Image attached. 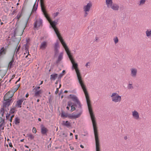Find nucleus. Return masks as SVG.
<instances>
[{"mask_svg":"<svg viewBox=\"0 0 151 151\" xmlns=\"http://www.w3.org/2000/svg\"><path fill=\"white\" fill-rule=\"evenodd\" d=\"M127 87L128 89H132L133 88L132 84L130 83L128 85Z\"/></svg>","mask_w":151,"mask_h":151,"instance_id":"58836bf2","label":"nucleus"},{"mask_svg":"<svg viewBox=\"0 0 151 151\" xmlns=\"http://www.w3.org/2000/svg\"><path fill=\"white\" fill-rule=\"evenodd\" d=\"M59 14V13L58 12H56L55 13H54V17H56Z\"/></svg>","mask_w":151,"mask_h":151,"instance_id":"8fccbe9b","label":"nucleus"},{"mask_svg":"<svg viewBox=\"0 0 151 151\" xmlns=\"http://www.w3.org/2000/svg\"><path fill=\"white\" fill-rule=\"evenodd\" d=\"M51 143L50 144L48 145V148H50L51 147Z\"/></svg>","mask_w":151,"mask_h":151,"instance_id":"680f3d73","label":"nucleus"},{"mask_svg":"<svg viewBox=\"0 0 151 151\" xmlns=\"http://www.w3.org/2000/svg\"><path fill=\"white\" fill-rule=\"evenodd\" d=\"M76 111L78 112H79L76 115L74 114L73 115V113L72 114H69L68 113L67 114V117L68 118L72 119H76L77 118H78L81 115V114L82 112V109H78L76 110Z\"/></svg>","mask_w":151,"mask_h":151,"instance_id":"39448f33","label":"nucleus"},{"mask_svg":"<svg viewBox=\"0 0 151 151\" xmlns=\"http://www.w3.org/2000/svg\"><path fill=\"white\" fill-rule=\"evenodd\" d=\"M41 132L42 134H46V133L48 131L47 129L43 125H41Z\"/></svg>","mask_w":151,"mask_h":151,"instance_id":"dca6fc26","label":"nucleus"},{"mask_svg":"<svg viewBox=\"0 0 151 151\" xmlns=\"http://www.w3.org/2000/svg\"><path fill=\"white\" fill-rule=\"evenodd\" d=\"M49 100V102L48 103L49 104H51L52 100V96H50L48 98Z\"/></svg>","mask_w":151,"mask_h":151,"instance_id":"a19ab883","label":"nucleus"},{"mask_svg":"<svg viewBox=\"0 0 151 151\" xmlns=\"http://www.w3.org/2000/svg\"><path fill=\"white\" fill-rule=\"evenodd\" d=\"M20 84L19 83V84L14 86V87H16L17 88H19L20 87Z\"/></svg>","mask_w":151,"mask_h":151,"instance_id":"603ef678","label":"nucleus"},{"mask_svg":"<svg viewBox=\"0 0 151 151\" xmlns=\"http://www.w3.org/2000/svg\"><path fill=\"white\" fill-rule=\"evenodd\" d=\"M29 95L28 93H27L26 94V95H25V97H26V98H27L28 97V96H29Z\"/></svg>","mask_w":151,"mask_h":151,"instance_id":"69168bd1","label":"nucleus"},{"mask_svg":"<svg viewBox=\"0 0 151 151\" xmlns=\"http://www.w3.org/2000/svg\"><path fill=\"white\" fill-rule=\"evenodd\" d=\"M68 98L72 99L73 101L76 103V104H77L78 109H82L81 103L76 96L73 94H70L69 97H68Z\"/></svg>","mask_w":151,"mask_h":151,"instance_id":"20e7f679","label":"nucleus"},{"mask_svg":"<svg viewBox=\"0 0 151 151\" xmlns=\"http://www.w3.org/2000/svg\"><path fill=\"white\" fill-rule=\"evenodd\" d=\"M67 113H65L64 111H62L61 114V117L63 118L67 117Z\"/></svg>","mask_w":151,"mask_h":151,"instance_id":"c756f323","label":"nucleus"},{"mask_svg":"<svg viewBox=\"0 0 151 151\" xmlns=\"http://www.w3.org/2000/svg\"><path fill=\"white\" fill-rule=\"evenodd\" d=\"M66 72L64 70H63L62 73L60 74L58 76V79H60L63 76L65 73Z\"/></svg>","mask_w":151,"mask_h":151,"instance_id":"72a5a7b5","label":"nucleus"},{"mask_svg":"<svg viewBox=\"0 0 151 151\" xmlns=\"http://www.w3.org/2000/svg\"><path fill=\"white\" fill-rule=\"evenodd\" d=\"M58 74L56 73L52 74L50 75V79L51 80L55 81L58 77Z\"/></svg>","mask_w":151,"mask_h":151,"instance_id":"393cba45","label":"nucleus"},{"mask_svg":"<svg viewBox=\"0 0 151 151\" xmlns=\"http://www.w3.org/2000/svg\"><path fill=\"white\" fill-rule=\"evenodd\" d=\"M59 18L58 19L55 21H52L50 23V24L51 27L53 29L59 40L60 41L61 44L63 45H64V43H65L64 41V40L61 37L60 35L59 32L58 28L56 27V25L58 24L57 22H58V21L59 20Z\"/></svg>","mask_w":151,"mask_h":151,"instance_id":"f03ea898","label":"nucleus"},{"mask_svg":"<svg viewBox=\"0 0 151 151\" xmlns=\"http://www.w3.org/2000/svg\"><path fill=\"white\" fill-rule=\"evenodd\" d=\"M12 107V108L11 107V109L9 111V113L10 114H13L15 112L16 107L15 106L13 107V106Z\"/></svg>","mask_w":151,"mask_h":151,"instance_id":"c85d7f7f","label":"nucleus"},{"mask_svg":"<svg viewBox=\"0 0 151 151\" xmlns=\"http://www.w3.org/2000/svg\"><path fill=\"white\" fill-rule=\"evenodd\" d=\"M80 146L82 148H84V146L82 145H81Z\"/></svg>","mask_w":151,"mask_h":151,"instance_id":"774afa93","label":"nucleus"},{"mask_svg":"<svg viewBox=\"0 0 151 151\" xmlns=\"http://www.w3.org/2000/svg\"><path fill=\"white\" fill-rule=\"evenodd\" d=\"M92 6V3L90 2L83 7V10L84 12H89L91 7Z\"/></svg>","mask_w":151,"mask_h":151,"instance_id":"ddd939ff","label":"nucleus"},{"mask_svg":"<svg viewBox=\"0 0 151 151\" xmlns=\"http://www.w3.org/2000/svg\"><path fill=\"white\" fill-rule=\"evenodd\" d=\"M25 45H26V46L25 47V50L26 51V52L27 53V52L28 53V55H27V56H26L25 57V58H28V55H29V56H30V55L29 54V50H28V47H29L28 45H27V44H26Z\"/></svg>","mask_w":151,"mask_h":151,"instance_id":"cd10ccee","label":"nucleus"},{"mask_svg":"<svg viewBox=\"0 0 151 151\" xmlns=\"http://www.w3.org/2000/svg\"><path fill=\"white\" fill-rule=\"evenodd\" d=\"M85 12V14L84 15V17H86L88 15V13L87 12Z\"/></svg>","mask_w":151,"mask_h":151,"instance_id":"864d4df0","label":"nucleus"},{"mask_svg":"<svg viewBox=\"0 0 151 151\" xmlns=\"http://www.w3.org/2000/svg\"><path fill=\"white\" fill-rule=\"evenodd\" d=\"M42 93L41 90L35 91L34 95L36 97L41 96L40 95Z\"/></svg>","mask_w":151,"mask_h":151,"instance_id":"b1692460","label":"nucleus"},{"mask_svg":"<svg viewBox=\"0 0 151 151\" xmlns=\"http://www.w3.org/2000/svg\"><path fill=\"white\" fill-rule=\"evenodd\" d=\"M75 139H78V135H75Z\"/></svg>","mask_w":151,"mask_h":151,"instance_id":"338daca9","label":"nucleus"},{"mask_svg":"<svg viewBox=\"0 0 151 151\" xmlns=\"http://www.w3.org/2000/svg\"><path fill=\"white\" fill-rule=\"evenodd\" d=\"M35 4L33 6V7L31 14H30V15H29L28 18L26 20V22L25 23V26L24 27H23L21 29L22 32L20 34L21 35L23 34V32L24 31V30L25 29V27L27 26V23H28V22L29 18H30V17L31 14L32 13H33L35 12L37 9V6H38V4H37L36 6H35Z\"/></svg>","mask_w":151,"mask_h":151,"instance_id":"6e6552de","label":"nucleus"},{"mask_svg":"<svg viewBox=\"0 0 151 151\" xmlns=\"http://www.w3.org/2000/svg\"><path fill=\"white\" fill-rule=\"evenodd\" d=\"M17 28H16L14 31V35L13 37H14L13 39V41L14 42H15L16 43V49H17V46L19 44V42H20L21 39V37H15L17 35Z\"/></svg>","mask_w":151,"mask_h":151,"instance_id":"1a4fd4ad","label":"nucleus"},{"mask_svg":"<svg viewBox=\"0 0 151 151\" xmlns=\"http://www.w3.org/2000/svg\"><path fill=\"white\" fill-rule=\"evenodd\" d=\"M96 143V151H100V145L97 125H93Z\"/></svg>","mask_w":151,"mask_h":151,"instance_id":"7ed1b4c3","label":"nucleus"},{"mask_svg":"<svg viewBox=\"0 0 151 151\" xmlns=\"http://www.w3.org/2000/svg\"><path fill=\"white\" fill-rule=\"evenodd\" d=\"M10 115V114L9 113L8 114V113H7V114L6 115V120H8L9 119Z\"/></svg>","mask_w":151,"mask_h":151,"instance_id":"a18cd8bd","label":"nucleus"},{"mask_svg":"<svg viewBox=\"0 0 151 151\" xmlns=\"http://www.w3.org/2000/svg\"><path fill=\"white\" fill-rule=\"evenodd\" d=\"M62 134L64 137H67L68 135V134L67 133H63Z\"/></svg>","mask_w":151,"mask_h":151,"instance_id":"3c124183","label":"nucleus"},{"mask_svg":"<svg viewBox=\"0 0 151 151\" xmlns=\"http://www.w3.org/2000/svg\"><path fill=\"white\" fill-rule=\"evenodd\" d=\"M68 106H71H71H73V103H72L71 101H68Z\"/></svg>","mask_w":151,"mask_h":151,"instance_id":"c03bdc74","label":"nucleus"},{"mask_svg":"<svg viewBox=\"0 0 151 151\" xmlns=\"http://www.w3.org/2000/svg\"><path fill=\"white\" fill-rule=\"evenodd\" d=\"M40 88V86L35 87L34 89V90H35V91H38Z\"/></svg>","mask_w":151,"mask_h":151,"instance_id":"09e8293b","label":"nucleus"},{"mask_svg":"<svg viewBox=\"0 0 151 151\" xmlns=\"http://www.w3.org/2000/svg\"><path fill=\"white\" fill-rule=\"evenodd\" d=\"M38 1L39 0H38ZM40 6L41 8V10L43 12L45 16V17L48 20L50 19V17L46 12L45 8V4H44V0H40Z\"/></svg>","mask_w":151,"mask_h":151,"instance_id":"423d86ee","label":"nucleus"},{"mask_svg":"<svg viewBox=\"0 0 151 151\" xmlns=\"http://www.w3.org/2000/svg\"><path fill=\"white\" fill-rule=\"evenodd\" d=\"M42 21L41 19L37 20L34 23V28H38L40 27L42 24Z\"/></svg>","mask_w":151,"mask_h":151,"instance_id":"f8f14e48","label":"nucleus"},{"mask_svg":"<svg viewBox=\"0 0 151 151\" xmlns=\"http://www.w3.org/2000/svg\"><path fill=\"white\" fill-rule=\"evenodd\" d=\"M107 8H111L114 11H117L119 10V6L116 4L113 3L110 5L109 7H108Z\"/></svg>","mask_w":151,"mask_h":151,"instance_id":"4468645a","label":"nucleus"},{"mask_svg":"<svg viewBox=\"0 0 151 151\" xmlns=\"http://www.w3.org/2000/svg\"><path fill=\"white\" fill-rule=\"evenodd\" d=\"M145 0H141L140 1V4L139 5H141V4L143 5L144 4L145 2Z\"/></svg>","mask_w":151,"mask_h":151,"instance_id":"79ce46f5","label":"nucleus"},{"mask_svg":"<svg viewBox=\"0 0 151 151\" xmlns=\"http://www.w3.org/2000/svg\"><path fill=\"white\" fill-rule=\"evenodd\" d=\"M146 34L147 37L150 36L151 35V30H147L146 32Z\"/></svg>","mask_w":151,"mask_h":151,"instance_id":"c9c22d12","label":"nucleus"},{"mask_svg":"<svg viewBox=\"0 0 151 151\" xmlns=\"http://www.w3.org/2000/svg\"><path fill=\"white\" fill-rule=\"evenodd\" d=\"M20 78H19L18 80L15 83V84H16L17 83V82H19V81H20Z\"/></svg>","mask_w":151,"mask_h":151,"instance_id":"0e129e2a","label":"nucleus"},{"mask_svg":"<svg viewBox=\"0 0 151 151\" xmlns=\"http://www.w3.org/2000/svg\"><path fill=\"white\" fill-rule=\"evenodd\" d=\"M26 0H25V1L23 5V7H22V11H24L25 10V9L26 8V6H27V2H26Z\"/></svg>","mask_w":151,"mask_h":151,"instance_id":"e433bc0d","label":"nucleus"},{"mask_svg":"<svg viewBox=\"0 0 151 151\" xmlns=\"http://www.w3.org/2000/svg\"><path fill=\"white\" fill-rule=\"evenodd\" d=\"M5 121L4 119H2V121L1 122H2L1 123L4 124L5 125Z\"/></svg>","mask_w":151,"mask_h":151,"instance_id":"6e6d98bb","label":"nucleus"},{"mask_svg":"<svg viewBox=\"0 0 151 151\" xmlns=\"http://www.w3.org/2000/svg\"><path fill=\"white\" fill-rule=\"evenodd\" d=\"M16 49H17V50L16 52V54H15L16 56H17V54H18V52L20 49V46H19L16 49H15V51H14V53H15V52L16 51Z\"/></svg>","mask_w":151,"mask_h":151,"instance_id":"ea45409f","label":"nucleus"},{"mask_svg":"<svg viewBox=\"0 0 151 151\" xmlns=\"http://www.w3.org/2000/svg\"><path fill=\"white\" fill-rule=\"evenodd\" d=\"M2 120V118L1 117H0V123H1Z\"/></svg>","mask_w":151,"mask_h":151,"instance_id":"e2e57ef3","label":"nucleus"},{"mask_svg":"<svg viewBox=\"0 0 151 151\" xmlns=\"http://www.w3.org/2000/svg\"><path fill=\"white\" fill-rule=\"evenodd\" d=\"M27 136L28 137V139H30V140H32L33 139L35 138V136L31 134H27Z\"/></svg>","mask_w":151,"mask_h":151,"instance_id":"473e14b6","label":"nucleus"},{"mask_svg":"<svg viewBox=\"0 0 151 151\" xmlns=\"http://www.w3.org/2000/svg\"><path fill=\"white\" fill-rule=\"evenodd\" d=\"M112 101L115 102H120L121 100V97L117 93H114L111 96Z\"/></svg>","mask_w":151,"mask_h":151,"instance_id":"0eeeda50","label":"nucleus"},{"mask_svg":"<svg viewBox=\"0 0 151 151\" xmlns=\"http://www.w3.org/2000/svg\"><path fill=\"white\" fill-rule=\"evenodd\" d=\"M18 88H17L16 87H15L14 86V89H13L14 90L12 92V94H11V96H10L11 98H12V97L13 96H14V93L16 91L18 90Z\"/></svg>","mask_w":151,"mask_h":151,"instance_id":"f704fd0d","label":"nucleus"},{"mask_svg":"<svg viewBox=\"0 0 151 151\" xmlns=\"http://www.w3.org/2000/svg\"><path fill=\"white\" fill-rule=\"evenodd\" d=\"M114 42L115 44L117 43L118 42V39L117 37H116L114 39Z\"/></svg>","mask_w":151,"mask_h":151,"instance_id":"37998d69","label":"nucleus"},{"mask_svg":"<svg viewBox=\"0 0 151 151\" xmlns=\"http://www.w3.org/2000/svg\"><path fill=\"white\" fill-rule=\"evenodd\" d=\"M9 146L10 147H13V146H12V144L11 143H9Z\"/></svg>","mask_w":151,"mask_h":151,"instance_id":"4d7b16f0","label":"nucleus"},{"mask_svg":"<svg viewBox=\"0 0 151 151\" xmlns=\"http://www.w3.org/2000/svg\"><path fill=\"white\" fill-rule=\"evenodd\" d=\"M63 53L61 52L59 54L58 59L56 62V64H58L63 59Z\"/></svg>","mask_w":151,"mask_h":151,"instance_id":"5701e85b","label":"nucleus"},{"mask_svg":"<svg viewBox=\"0 0 151 151\" xmlns=\"http://www.w3.org/2000/svg\"><path fill=\"white\" fill-rule=\"evenodd\" d=\"M14 115H13L11 116L10 118L9 119V120L10 122H12L13 118L14 117Z\"/></svg>","mask_w":151,"mask_h":151,"instance_id":"de8ad7c7","label":"nucleus"},{"mask_svg":"<svg viewBox=\"0 0 151 151\" xmlns=\"http://www.w3.org/2000/svg\"><path fill=\"white\" fill-rule=\"evenodd\" d=\"M14 123L16 125H18L20 123V119L18 117L15 118V120L14 121Z\"/></svg>","mask_w":151,"mask_h":151,"instance_id":"2f4dec72","label":"nucleus"},{"mask_svg":"<svg viewBox=\"0 0 151 151\" xmlns=\"http://www.w3.org/2000/svg\"><path fill=\"white\" fill-rule=\"evenodd\" d=\"M14 53H13L12 55V60L9 63V69H11L13 67L14 64H13V63L14 62Z\"/></svg>","mask_w":151,"mask_h":151,"instance_id":"f3484780","label":"nucleus"},{"mask_svg":"<svg viewBox=\"0 0 151 151\" xmlns=\"http://www.w3.org/2000/svg\"><path fill=\"white\" fill-rule=\"evenodd\" d=\"M90 64V63L88 62L86 64V65H85V66H86V67H87L88 66V64Z\"/></svg>","mask_w":151,"mask_h":151,"instance_id":"052dcab7","label":"nucleus"},{"mask_svg":"<svg viewBox=\"0 0 151 151\" xmlns=\"http://www.w3.org/2000/svg\"><path fill=\"white\" fill-rule=\"evenodd\" d=\"M22 12H19L18 14L17 15V17L18 20H19L20 18L22 16Z\"/></svg>","mask_w":151,"mask_h":151,"instance_id":"4c0bfd02","label":"nucleus"},{"mask_svg":"<svg viewBox=\"0 0 151 151\" xmlns=\"http://www.w3.org/2000/svg\"><path fill=\"white\" fill-rule=\"evenodd\" d=\"M6 48H4V47H2L0 50V58L2 57L6 54Z\"/></svg>","mask_w":151,"mask_h":151,"instance_id":"2eb2a0df","label":"nucleus"},{"mask_svg":"<svg viewBox=\"0 0 151 151\" xmlns=\"http://www.w3.org/2000/svg\"><path fill=\"white\" fill-rule=\"evenodd\" d=\"M6 73V71L4 70H0V76L2 78L5 76Z\"/></svg>","mask_w":151,"mask_h":151,"instance_id":"a878e982","label":"nucleus"},{"mask_svg":"<svg viewBox=\"0 0 151 151\" xmlns=\"http://www.w3.org/2000/svg\"><path fill=\"white\" fill-rule=\"evenodd\" d=\"M106 3L107 7H109L110 5L113 4V1L112 0H106Z\"/></svg>","mask_w":151,"mask_h":151,"instance_id":"bb28decb","label":"nucleus"},{"mask_svg":"<svg viewBox=\"0 0 151 151\" xmlns=\"http://www.w3.org/2000/svg\"><path fill=\"white\" fill-rule=\"evenodd\" d=\"M47 46V43L45 41L43 42L41 44L40 48L42 50H45Z\"/></svg>","mask_w":151,"mask_h":151,"instance_id":"4be33fe9","label":"nucleus"},{"mask_svg":"<svg viewBox=\"0 0 151 151\" xmlns=\"http://www.w3.org/2000/svg\"><path fill=\"white\" fill-rule=\"evenodd\" d=\"M64 44V45L63 46L64 48L71 63L72 64V70L75 69L78 82L85 94L88 110L92 123V124L96 123V118L92 111L89 94L87 91L86 86L84 85L83 81L82 80L81 73L79 69L78 68V64L75 62L74 60L73 59L72 56L71 54L70 51L66 44V43Z\"/></svg>","mask_w":151,"mask_h":151,"instance_id":"f257e3e1","label":"nucleus"},{"mask_svg":"<svg viewBox=\"0 0 151 151\" xmlns=\"http://www.w3.org/2000/svg\"><path fill=\"white\" fill-rule=\"evenodd\" d=\"M70 136L71 137V138H73V135L72 133H70Z\"/></svg>","mask_w":151,"mask_h":151,"instance_id":"13d9d810","label":"nucleus"},{"mask_svg":"<svg viewBox=\"0 0 151 151\" xmlns=\"http://www.w3.org/2000/svg\"><path fill=\"white\" fill-rule=\"evenodd\" d=\"M70 150H74V147L72 146H70Z\"/></svg>","mask_w":151,"mask_h":151,"instance_id":"bf43d9fd","label":"nucleus"},{"mask_svg":"<svg viewBox=\"0 0 151 151\" xmlns=\"http://www.w3.org/2000/svg\"><path fill=\"white\" fill-rule=\"evenodd\" d=\"M32 132L34 133H35L37 132V130L36 128L33 127L32 129Z\"/></svg>","mask_w":151,"mask_h":151,"instance_id":"49530a36","label":"nucleus"},{"mask_svg":"<svg viewBox=\"0 0 151 151\" xmlns=\"http://www.w3.org/2000/svg\"><path fill=\"white\" fill-rule=\"evenodd\" d=\"M132 116L133 117L136 119L137 120L139 118V113L136 111H134L132 112Z\"/></svg>","mask_w":151,"mask_h":151,"instance_id":"412c9836","label":"nucleus"},{"mask_svg":"<svg viewBox=\"0 0 151 151\" xmlns=\"http://www.w3.org/2000/svg\"><path fill=\"white\" fill-rule=\"evenodd\" d=\"M59 42L57 41L55 44L54 48V57H55L58 54L59 51V49L60 48Z\"/></svg>","mask_w":151,"mask_h":151,"instance_id":"9b49d317","label":"nucleus"},{"mask_svg":"<svg viewBox=\"0 0 151 151\" xmlns=\"http://www.w3.org/2000/svg\"><path fill=\"white\" fill-rule=\"evenodd\" d=\"M9 98H10L8 99L7 98H6L5 96H4V100L5 101V102L3 103V108H4L7 106H9L10 105L11 103L13 101L12 100L11 98H10V96L9 97Z\"/></svg>","mask_w":151,"mask_h":151,"instance_id":"9d476101","label":"nucleus"},{"mask_svg":"<svg viewBox=\"0 0 151 151\" xmlns=\"http://www.w3.org/2000/svg\"><path fill=\"white\" fill-rule=\"evenodd\" d=\"M23 101L24 99H22L17 101V103L15 105V107H16L17 106L19 108L21 107V106L22 104V103L23 102Z\"/></svg>","mask_w":151,"mask_h":151,"instance_id":"aec40b11","label":"nucleus"},{"mask_svg":"<svg viewBox=\"0 0 151 151\" xmlns=\"http://www.w3.org/2000/svg\"><path fill=\"white\" fill-rule=\"evenodd\" d=\"M58 91H59L58 88H57L56 90V91L55 92V93L56 94H57L58 93Z\"/></svg>","mask_w":151,"mask_h":151,"instance_id":"5fc2aeb1","label":"nucleus"},{"mask_svg":"<svg viewBox=\"0 0 151 151\" xmlns=\"http://www.w3.org/2000/svg\"><path fill=\"white\" fill-rule=\"evenodd\" d=\"M61 124L63 126H66L68 128L71 127L70 123L68 121H63L62 122Z\"/></svg>","mask_w":151,"mask_h":151,"instance_id":"6ab92c4d","label":"nucleus"},{"mask_svg":"<svg viewBox=\"0 0 151 151\" xmlns=\"http://www.w3.org/2000/svg\"><path fill=\"white\" fill-rule=\"evenodd\" d=\"M131 76L133 77H135L137 73V70L136 68H132L131 69Z\"/></svg>","mask_w":151,"mask_h":151,"instance_id":"a211bd4d","label":"nucleus"},{"mask_svg":"<svg viewBox=\"0 0 151 151\" xmlns=\"http://www.w3.org/2000/svg\"><path fill=\"white\" fill-rule=\"evenodd\" d=\"M77 104L76 103H73V106H71V109L70 111L71 112L73 111L76 110V109L75 107H77Z\"/></svg>","mask_w":151,"mask_h":151,"instance_id":"7c9ffc66","label":"nucleus"}]
</instances>
